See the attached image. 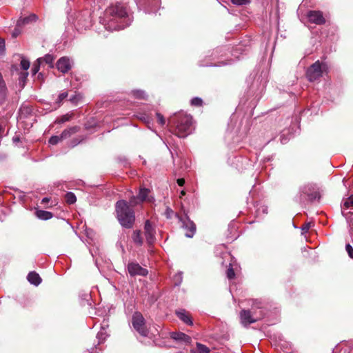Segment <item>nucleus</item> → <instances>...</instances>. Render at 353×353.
Listing matches in <instances>:
<instances>
[{
  "label": "nucleus",
  "instance_id": "nucleus-1",
  "mask_svg": "<svg viewBox=\"0 0 353 353\" xmlns=\"http://www.w3.org/2000/svg\"><path fill=\"white\" fill-rule=\"evenodd\" d=\"M115 212L119 223L124 228H133L135 222V213L125 200H119L116 203Z\"/></svg>",
  "mask_w": 353,
  "mask_h": 353
},
{
  "label": "nucleus",
  "instance_id": "nucleus-2",
  "mask_svg": "<svg viewBox=\"0 0 353 353\" xmlns=\"http://www.w3.org/2000/svg\"><path fill=\"white\" fill-rule=\"evenodd\" d=\"M170 122L174 125V134L179 137H185L190 133L192 118L190 115L179 114L172 117Z\"/></svg>",
  "mask_w": 353,
  "mask_h": 353
},
{
  "label": "nucleus",
  "instance_id": "nucleus-3",
  "mask_svg": "<svg viewBox=\"0 0 353 353\" xmlns=\"http://www.w3.org/2000/svg\"><path fill=\"white\" fill-rule=\"evenodd\" d=\"M326 68V64L321 63L319 61H316L307 68L306 77L310 82L317 81L322 77V74Z\"/></svg>",
  "mask_w": 353,
  "mask_h": 353
},
{
  "label": "nucleus",
  "instance_id": "nucleus-4",
  "mask_svg": "<svg viewBox=\"0 0 353 353\" xmlns=\"http://www.w3.org/2000/svg\"><path fill=\"white\" fill-rule=\"evenodd\" d=\"M132 324L134 329L141 336H146L148 334V329L145 325V321L139 312H135L132 318Z\"/></svg>",
  "mask_w": 353,
  "mask_h": 353
},
{
  "label": "nucleus",
  "instance_id": "nucleus-5",
  "mask_svg": "<svg viewBox=\"0 0 353 353\" xmlns=\"http://www.w3.org/2000/svg\"><path fill=\"white\" fill-rule=\"evenodd\" d=\"M107 12L110 15L121 19L127 16L125 8L119 3L109 7Z\"/></svg>",
  "mask_w": 353,
  "mask_h": 353
},
{
  "label": "nucleus",
  "instance_id": "nucleus-6",
  "mask_svg": "<svg viewBox=\"0 0 353 353\" xmlns=\"http://www.w3.org/2000/svg\"><path fill=\"white\" fill-rule=\"evenodd\" d=\"M128 270L129 274L132 276H146L148 273V270L142 268L139 264L135 263H130L128 265Z\"/></svg>",
  "mask_w": 353,
  "mask_h": 353
},
{
  "label": "nucleus",
  "instance_id": "nucleus-7",
  "mask_svg": "<svg viewBox=\"0 0 353 353\" xmlns=\"http://www.w3.org/2000/svg\"><path fill=\"white\" fill-rule=\"evenodd\" d=\"M144 230L147 243L151 245L155 240V230L149 220L145 223Z\"/></svg>",
  "mask_w": 353,
  "mask_h": 353
},
{
  "label": "nucleus",
  "instance_id": "nucleus-8",
  "mask_svg": "<svg viewBox=\"0 0 353 353\" xmlns=\"http://www.w3.org/2000/svg\"><path fill=\"white\" fill-rule=\"evenodd\" d=\"M307 17L311 23H314L317 25H321L325 23V19L323 15V12L321 11H310L307 14Z\"/></svg>",
  "mask_w": 353,
  "mask_h": 353
},
{
  "label": "nucleus",
  "instance_id": "nucleus-9",
  "mask_svg": "<svg viewBox=\"0 0 353 353\" xmlns=\"http://www.w3.org/2000/svg\"><path fill=\"white\" fill-rule=\"evenodd\" d=\"M240 318L243 325L247 326L251 323H255L257 319L253 317L251 312L248 310H242L240 312Z\"/></svg>",
  "mask_w": 353,
  "mask_h": 353
},
{
  "label": "nucleus",
  "instance_id": "nucleus-10",
  "mask_svg": "<svg viewBox=\"0 0 353 353\" xmlns=\"http://www.w3.org/2000/svg\"><path fill=\"white\" fill-rule=\"evenodd\" d=\"M170 338L176 341L190 344L192 342V339L190 336L181 332H173L170 334Z\"/></svg>",
  "mask_w": 353,
  "mask_h": 353
},
{
  "label": "nucleus",
  "instance_id": "nucleus-11",
  "mask_svg": "<svg viewBox=\"0 0 353 353\" xmlns=\"http://www.w3.org/2000/svg\"><path fill=\"white\" fill-rule=\"evenodd\" d=\"M57 68L62 73H67L71 69L69 59L66 57L59 59L57 62Z\"/></svg>",
  "mask_w": 353,
  "mask_h": 353
},
{
  "label": "nucleus",
  "instance_id": "nucleus-12",
  "mask_svg": "<svg viewBox=\"0 0 353 353\" xmlns=\"http://www.w3.org/2000/svg\"><path fill=\"white\" fill-rule=\"evenodd\" d=\"M176 315L177 317L182 321L183 323L188 325H192L193 322L192 320V317L189 312L186 311L184 309H181L179 310H176L175 312Z\"/></svg>",
  "mask_w": 353,
  "mask_h": 353
},
{
  "label": "nucleus",
  "instance_id": "nucleus-13",
  "mask_svg": "<svg viewBox=\"0 0 353 353\" xmlns=\"http://www.w3.org/2000/svg\"><path fill=\"white\" fill-rule=\"evenodd\" d=\"M183 226L187 230L185 232V236L188 238L193 237L196 230L195 223L189 218H187V220L185 221H183Z\"/></svg>",
  "mask_w": 353,
  "mask_h": 353
},
{
  "label": "nucleus",
  "instance_id": "nucleus-14",
  "mask_svg": "<svg viewBox=\"0 0 353 353\" xmlns=\"http://www.w3.org/2000/svg\"><path fill=\"white\" fill-rule=\"evenodd\" d=\"M27 279L31 284H33L36 286L39 285L42 281L39 274L34 271L30 272L28 274Z\"/></svg>",
  "mask_w": 353,
  "mask_h": 353
},
{
  "label": "nucleus",
  "instance_id": "nucleus-15",
  "mask_svg": "<svg viewBox=\"0 0 353 353\" xmlns=\"http://www.w3.org/2000/svg\"><path fill=\"white\" fill-rule=\"evenodd\" d=\"M80 130V127L75 125L64 130L61 132V136L63 139L71 137L72 134L77 133Z\"/></svg>",
  "mask_w": 353,
  "mask_h": 353
},
{
  "label": "nucleus",
  "instance_id": "nucleus-16",
  "mask_svg": "<svg viewBox=\"0 0 353 353\" xmlns=\"http://www.w3.org/2000/svg\"><path fill=\"white\" fill-rule=\"evenodd\" d=\"M309 191H311L310 188L307 189V188H305L302 192L308 196L310 201H313L314 200L320 199L321 195L318 191L314 190L312 192H309Z\"/></svg>",
  "mask_w": 353,
  "mask_h": 353
},
{
  "label": "nucleus",
  "instance_id": "nucleus-17",
  "mask_svg": "<svg viewBox=\"0 0 353 353\" xmlns=\"http://www.w3.org/2000/svg\"><path fill=\"white\" fill-rule=\"evenodd\" d=\"M35 214H36V216L41 220H48V219L52 218V216H53V214L52 212H48V211L41 210H37Z\"/></svg>",
  "mask_w": 353,
  "mask_h": 353
},
{
  "label": "nucleus",
  "instance_id": "nucleus-18",
  "mask_svg": "<svg viewBox=\"0 0 353 353\" xmlns=\"http://www.w3.org/2000/svg\"><path fill=\"white\" fill-rule=\"evenodd\" d=\"M132 239L133 242L138 246H141L143 243L140 230H134L132 233Z\"/></svg>",
  "mask_w": 353,
  "mask_h": 353
},
{
  "label": "nucleus",
  "instance_id": "nucleus-19",
  "mask_svg": "<svg viewBox=\"0 0 353 353\" xmlns=\"http://www.w3.org/2000/svg\"><path fill=\"white\" fill-rule=\"evenodd\" d=\"M90 25V19L89 16H87V17L83 21H81V19H77V26L79 29L85 30L89 28Z\"/></svg>",
  "mask_w": 353,
  "mask_h": 353
},
{
  "label": "nucleus",
  "instance_id": "nucleus-20",
  "mask_svg": "<svg viewBox=\"0 0 353 353\" xmlns=\"http://www.w3.org/2000/svg\"><path fill=\"white\" fill-rule=\"evenodd\" d=\"M28 72L27 71L21 72L19 77V85L20 89H23L28 79Z\"/></svg>",
  "mask_w": 353,
  "mask_h": 353
},
{
  "label": "nucleus",
  "instance_id": "nucleus-21",
  "mask_svg": "<svg viewBox=\"0 0 353 353\" xmlns=\"http://www.w3.org/2000/svg\"><path fill=\"white\" fill-rule=\"evenodd\" d=\"M150 190L148 188H141L137 196H136L143 203L145 201H149L148 199V194L150 193Z\"/></svg>",
  "mask_w": 353,
  "mask_h": 353
},
{
  "label": "nucleus",
  "instance_id": "nucleus-22",
  "mask_svg": "<svg viewBox=\"0 0 353 353\" xmlns=\"http://www.w3.org/2000/svg\"><path fill=\"white\" fill-rule=\"evenodd\" d=\"M132 96L137 99H146L147 95L143 90H134L132 91Z\"/></svg>",
  "mask_w": 353,
  "mask_h": 353
},
{
  "label": "nucleus",
  "instance_id": "nucleus-23",
  "mask_svg": "<svg viewBox=\"0 0 353 353\" xmlns=\"http://www.w3.org/2000/svg\"><path fill=\"white\" fill-rule=\"evenodd\" d=\"M65 201L69 205L74 203L77 201L75 194L71 192L66 193L65 195Z\"/></svg>",
  "mask_w": 353,
  "mask_h": 353
},
{
  "label": "nucleus",
  "instance_id": "nucleus-24",
  "mask_svg": "<svg viewBox=\"0 0 353 353\" xmlns=\"http://www.w3.org/2000/svg\"><path fill=\"white\" fill-rule=\"evenodd\" d=\"M37 17L35 14H32L29 17H25L21 20H19L18 22H17V24L19 26L21 25V23L22 24H28L29 23L30 21H35L37 20Z\"/></svg>",
  "mask_w": 353,
  "mask_h": 353
},
{
  "label": "nucleus",
  "instance_id": "nucleus-25",
  "mask_svg": "<svg viewBox=\"0 0 353 353\" xmlns=\"http://www.w3.org/2000/svg\"><path fill=\"white\" fill-rule=\"evenodd\" d=\"M73 117V113H68L65 115L61 116L56 120L57 123H63L66 121H70Z\"/></svg>",
  "mask_w": 353,
  "mask_h": 353
},
{
  "label": "nucleus",
  "instance_id": "nucleus-26",
  "mask_svg": "<svg viewBox=\"0 0 353 353\" xmlns=\"http://www.w3.org/2000/svg\"><path fill=\"white\" fill-rule=\"evenodd\" d=\"M197 351L199 353H210V350L208 347L206 345L201 343H196Z\"/></svg>",
  "mask_w": 353,
  "mask_h": 353
},
{
  "label": "nucleus",
  "instance_id": "nucleus-27",
  "mask_svg": "<svg viewBox=\"0 0 353 353\" xmlns=\"http://www.w3.org/2000/svg\"><path fill=\"white\" fill-rule=\"evenodd\" d=\"M128 203L133 209L134 207L140 205L142 202L136 196H132Z\"/></svg>",
  "mask_w": 353,
  "mask_h": 353
},
{
  "label": "nucleus",
  "instance_id": "nucleus-28",
  "mask_svg": "<svg viewBox=\"0 0 353 353\" xmlns=\"http://www.w3.org/2000/svg\"><path fill=\"white\" fill-rule=\"evenodd\" d=\"M343 208L344 209L353 208V195L350 196L345 200Z\"/></svg>",
  "mask_w": 353,
  "mask_h": 353
},
{
  "label": "nucleus",
  "instance_id": "nucleus-29",
  "mask_svg": "<svg viewBox=\"0 0 353 353\" xmlns=\"http://www.w3.org/2000/svg\"><path fill=\"white\" fill-rule=\"evenodd\" d=\"M54 57L51 54H46L44 57L42 58V61H45L47 64L50 65V68H53V61Z\"/></svg>",
  "mask_w": 353,
  "mask_h": 353
},
{
  "label": "nucleus",
  "instance_id": "nucleus-30",
  "mask_svg": "<svg viewBox=\"0 0 353 353\" xmlns=\"http://www.w3.org/2000/svg\"><path fill=\"white\" fill-rule=\"evenodd\" d=\"M41 62H42V58H39L37 60V63H34L33 67L32 68V72L33 75L36 74L39 72V68H40V64Z\"/></svg>",
  "mask_w": 353,
  "mask_h": 353
},
{
  "label": "nucleus",
  "instance_id": "nucleus-31",
  "mask_svg": "<svg viewBox=\"0 0 353 353\" xmlns=\"http://www.w3.org/2000/svg\"><path fill=\"white\" fill-rule=\"evenodd\" d=\"M63 139L62 138V136L61 134H60V136H52L48 142L49 143L52 144V145H56L57 144L59 141H62Z\"/></svg>",
  "mask_w": 353,
  "mask_h": 353
},
{
  "label": "nucleus",
  "instance_id": "nucleus-32",
  "mask_svg": "<svg viewBox=\"0 0 353 353\" xmlns=\"http://www.w3.org/2000/svg\"><path fill=\"white\" fill-rule=\"evenodd\" d=\"M191 105L196 107H201L203 105V100L199 97H194L191 100Z\"/></svg>",
  "mask_w": 353,
  "mask_h": 353
},
{
  "label": "nucleus",
  "instance_id": "nucleus-33",
  "mask_svg": "<svg viewBox=\"0 0 353 353\" xmlns=\"http://www.w3.org/2000/svg\"><path fill=\"white\" fill-rule=\"evenodd\" d=\"M226 274L228 279H233L235 277V272L234 269L231 266V264L230 265V267L227 270Z\"/></svg>",
  "mask_w": 353,
  "mask_h": 353
},
{
  "label": "nucleus",
  "instance_id": "nucleus-34",
  "mask_svg": "<svg viewBox=\"0 0 353 353\" xmlns=\"http://www.w3.org/2000/svg\"><path fill=\"white\" fill-rule=\"evenodd\" d=\"M230 1L235 5L237 6H243L249 4L251 2V0H230Z\"/></svg>",
  "mask_w": 353,
  "mask_h": 353
},
{
  "label": "nucleus",
  "instance_id": "nucleus-35",
  "mask_svg": "<svg viewBox=\"0 0 353 353\" xmlns=\"http://www.w3.org/2000/svg\"><path fill=\"white\" fill-rule=\"evenodd\" d=\"M20 65H21V68L23 70L26 71L30 67V61L28 60L23 59L21 61Z\"/></svg>",
  "mask_w": 353,
  "mask_h": 353
},
{
  "label": "nucleus",
  "instance_id": "nucleus-36",
  "mask_svg": "<svg viewBox=\"0 0 353 353\" xmlns=\"http://www.w3.org/2000/svg\"><path fill=\"white\" fill-rule=\"evenodd\" d=\"M0 88H1V92L3 94H6V92L7 89L6 87V83L3 79V77L1 73H0Z\"/></svg>",
  "mask_w": 353,
  "mask_h": 353
},
{
  "label": "nucleus",
  "instance_id": "nucleus-37",
  "mask_svg": "<svg viewBox=\"0 0 353 353\" xmlns=\"http://www.w3.org/2000/svg\"><path fill=\"white\" fill-rule=\"evenodd\" d=\"M156 116H157V118L158 123L160 125H163L165 123V118L163 117V116L161 114L159 113V112L156 113Z\"/></svg>",
  "mask_w": 353,
  "mask_h": 353
},
{
  "label": "nucleus",
  "instance_id": "nucleus-38",
  "mask_svg": "<svg viewBox=\"0 0 353 353\" xmlns=\"http://www.w3.org/2000/svg\"><path fill=\"white\" fill-rule=\"evenodd\" d=\"M345 250L348 254V256L351 258V259H353V248L352 246L350 245V244H347L346 246H345Z\"/></svg>",
  "mask_w": 353,
  "mask_h": 353
},
{
  "label": "nucleus",
  "instance_id": "nucleus-39",
  "mask_svg": "<svg viewBox=\"0 0 353 353\" xmlns=\"http://www.w3.org/2000/svg\"><path fill=\"white\" fill-rule=\"evenodd\" d=\"M68 94L67 92H62L61 93L59 97H58V99H57V103H60L62 102V101L63 99H65L67 97H68Z\"/></svg>",
  "mask_w": 353,
  "mask_h": 353
},
{
  "label": "nucleus",
  "instance_id": "nucleus-40",
  "mask_svg": "<svg viewBox=\"0 0 353 353\" xmlns=\"http://www.w3.org/2000/svg\"><path fill=\"white\" fill-rule=\"evenodd\" d=\"M164 214L168 219H171L174 212L170 208L167 207Z\"/></svg>",
  "mask_w": 353,
  "mask_h": 353
},
{
  "label": "nucleus",
  "instance_id": "nucleus-41",
  "mask_svg": "<svg viewBox=\"0 0 353 353\" xmlns=\"http://www.w3.org/2000/svg\"><path fill=\"white\" fill-rule=\"evenodd\" d=\"M5 51V41L3 39L0 38V54H2Z\"/></svg>",
  "mask_w": 353,
  "mask_h": 353
},
{
  "label": "nucleus",
  "instance_id": "nucleus-42",
  "mask_svg": "<svg viewBox=\"0 0 353 353\" xmlns=\"http://www.w3.org/2000/svg\"><path fill=\"white\" fill-rule=\"evenodd\" d=\"M310 228V223H306L304 225H303L302 231L303 232H307L309 230Z\"/></svg>",
  "mask_w": 353,
  "mask_h": 353
},
{
  "label": "nucleus",
  "instance_id": "nucleus-43",
  "mask_svg": "<svg viewBox=\"0 0 353 353\" xmlns=\"http://www.w3.org/2000/svg\"><path fill=\"white\" fill-rule=\"evenodd\" d=\"M176 182L179 186H183V185L185 184V179L183 178L178 179Z\"/></svg>",
  "mask_w": 353,
  "mask_h": 353
},
{
  "label": "nucleus",
  "instance_id": "nucleus-44",
  "mask_svg": "<svg viewBox=\"0 0 353 353\" xmlns=\"http://www.w3.org/2000/svg\"><path fill=\"white\" fill-rule=\"evenodd\" d=\"M81 142V140H78L77 139H74L72 141V147L78 145Z\"/></svg>",
  "mask_w": 353,
  "mask_h": 353
},
{
  "label": "nucleus",
  "instance_id": "nucleus-45",
  "mask_svg": "<svg viewBox=\"0 0 353 353\" xmlns=\"http://www.w3.org/2000/svg\"><path fill=\"white\" fill-rule=\"evenodd\" d=\"M50 201V199L48 197H45L41 200V203L45 204L47 203Z\"/></svg>",
  "mask_w": 353,
  "mask_h": 353
},
{
  "label": "nucleus",
  "instance_id": "nucleus-46",
  "mask_svg": "<svg viewBox=\"0 0 353 353\" xmlns=\"http://www.w3.org/2000/svg\"><path fill=\"white\" fill-rule=\"evenodd\" d=\"M3 132V129L1 126V125L0 124V137H1Z\"/></svg>",
  "mask_w": 353,
  "mask_h": 353
},
{
  "label": "nucleus",
  "instance_id": "nucleus-47",
  "mask_svg": "<svg viewBox=\"0 0 353 353\" xmlns=\"http://www.w3.org/2000/svg\"><path fill=\"white\" fill-rule=\"evenodd\" d=\"M70 100L71 101H74L75 100V97L70 98Z\"/></svg>",
  "mask_w": 353,
  "mask_h": 353
},
{
  "label": "nucleus",
  "instance_id": "nucleus-48",
  "mask_svg": "<svg viewBox=\"0 0 353 353\" xmlns=\"http://www.w3.org/2000/svg\"><path fill=\"white\" fill-rule=\"evenodd\" d=\"M41 73H39V75H38V77L39 78V76H41Z\"/></svg>",
  "mask_w": 353,
  "mask_h": 353
},
{
  "label": "nucleus",
  "instance_id": "nucleus-49",
  "mask_svg": "<svg viewBox=\"0 0 353 353\" xmlns=\"http://www.w3.org/2000/svg\"><path fill=\"white\" fill-rule=\"evenodd\" d=\"M181 194H185L184 191H182V192H181Z\"/></svg>",
  "mask_w": 353,
  "mask_h": 353
}]
</instances>
